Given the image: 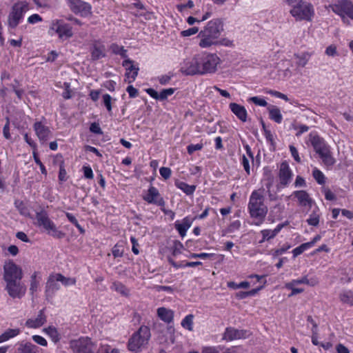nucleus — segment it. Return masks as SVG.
Returning <instances> with one entry per match:
<instances>
[{
  "instance_id": "4d7b16f0",
  "label": "nucleus",
  "mask_w": 353,
  "mask_h": 353,
  "mask_svg": "<svg viewBox=\"0 0 353 353\" xmlns=\"http://www.w3.org/2000/svg\"><path fill=\"white\" fill-rule=\"evenodd\" d=\"M159 173L164 179H168L171 176L172 171L169 168L161 167L159 170Z\"/></svg>"
},
{
  "instance_id": "5701e85b",
  "label": "nucleus",
  "mask_w": 353,
  "mask_h": 353,
  "mask_svg": "<svg viewBox=\"0 0 353 353\" xmlns=\"http://www.w3.org/2000/svg\"><path fill=\"white\" fill-rule=\"evenodd\" d=\"M192 223V221L188 216L185 217L182 222L180 223L179 221H176L174 223V227L176 230L179 232L180 236L183 238L188 230L191 227Z\"/></svg>"
},
{
  "instance_id": "2eb2a0df",
  "label": "nucleus",
  "mask_w": 353,
  "mask_h": 353,
  "mask_svg": "<svg viewBox=\"0 0 353 353\" xmlns=\"http://www.w3.org/2000/svg\"><path fill=\"white\" fill-rule=\"evenodd\" d=\"M180 71L185 75H194L199 74V59L196 55L191 61H185Z\"/></svg>"
},
{
  "instance_id": "bb28decb",
  "label": "nucleus",
  "mask_w": 353,
  "mask_h": 353,
  "mask_svg": "<svg viewBox=\"0 0 353 353\" xmlns=\"http://www.w3.org/2000/svg\"><path fill=\"white\" fill-rule=\"evenodd\" d=\"M270 119L273 120L277 123H281L283 119V116L279 108L274 105L268 107Z\"/></svg>"
},
{
  "instance_id": "412c9836",
  "label": "nucleus",
  "mask_w": 353,
  "mask_h": 353,
  "mask_svg": "<svg viewBox=\"0 0 353 353\" xmlns=\"http://www.w3.org/2000/svg\"><path fill=\"white\" fill-rule=\"evenodd\" d=\"M46 322V316L44 314V309L39 312L35 319H29L27 320L26 325L28 327L37 328L42 326Z\"/></svg>"
},
{
  "instance_id": "37998d69",
  "label": "nucleus",
  "mask_w": 353,
  "mask_h": 353,
  "mask_svg": "<svg viewBox=\"0 0 353 353\" xmlns=\"http://www.w3.org/2000/svg\"><path fill=\"white\" fill-rule=\"evenodd\" d=\"M175 91V88H168V89H163L159 94V100L160 101H163V100H165L167 99V98L169 97V96H171L172 94H174Z\"/></svg>"
},
{
  "instance_id": "e433bc0d",
  "label": "nucleus",
  "mask_w": 353,
  "mask_h": 353,
  "mask_svg": "<svg viewBox=\"0 0 353 353\" xmlns=\"http://www.w3.org/2000/svg\"><path fill=\"white\" fill-rule=\"evenodd\" d=\"M312 176L316 181L320 184L323 185L325 183V177L324 174L317 168H314L312 172Z\"/></svg>"
},
{
  "instance_id": "4be33fe9",
  "label": "nucleus",
  "mask_w": 353,
  "mask_h": 353,
  "mask_svg": "<svg viewBox=\"0 0 353 353\" xmlns=\"http://www.w3.org/2000/svg\"><path fill=\"white\" fill-rule=\"evenodd\" d=\"M292 194L298 199L300 205L309 207L312 205V199L306 191L297 190L294 191Z\"/></svg>"
},
{
  "instance_id": "bf43d9fd",
  "label": "nucleus",
  "mask_w": 353,
  "mask_h": 353,
  "mask_svg": "<svg viewBox=\"0 0 353 353\" xmlns=\"http://www.w3.org/2000/svg\"><path fill=\"white\" fill-rule=\"evenodd\" d=\"M250 101L253 102L254 104L262 107H265L268 105V103L265 99L259 98L258 97H252L250 98Z\"/></svg>"
},
{
  "instance_id": "ea45409f",
  "label": "nucleus",
  "mask_w": 353,
  "mask_h": 353,
  "mask_svg": "<svg viewBox=\"0 0 353 353\" xmlns=\"http://www.w3.org/2000/svg\"><path fill=\"white\" fill-rule=\"evenodd\" d=\"M102 97H103V104L105 106L109 114L111 115L112 114V99L111 96L108 94H103Z\"/></svg>"
},
{
  "instance_id": "6e6d98bb",
  "label": "nucleus",
  "mask_w": 353,
  "mask_h": 353,
  "mask_svg": "<svg viewBox=\"0 0 353 353\" xmlns=\"http://www.w3.org/2000/svg\"><path fill=\"white\" fill-rule=\"evenodd\" d=\"M3 134L6 139H11V135L10 133V119L8 117L6 118V123L3 128Z\"/></svg>"
},
{
  "instance_id": "09e8293b",
  "label": "nucleus",
  "mask_w": 353,
  "mask_h": 353,
  "mask_svg": "<svg viewBox=\"0 0 353 353\" xmlns=\"http://www.w3.org/2000/svg\"><path fill=\"white\" fill-rule=\"evenodd\" d=\"M39 281L37 280V272H34L31 276V281H30V291L32 294L34 293V292L37 291V288L39 286Z\"/></svg>"
},
{
  "instance_id": "c85d7f7f",
  "label": "nucleus",
  "mask_w": 353,
  "mask_h": 353,
  "mask_svg": "<svg viewBox=\"0 0 353 353\" xmlns=\"http://www.w3.org/2000/svg\"><path fill=\"white\" fill-rule=\"evenodd\" d=\"M175 185L178 188L181 190L187 195L193 194L194 192L196 190L195 185H188V183L183 182V181H176L175 182Z\"/></svg>"
},
{
  "instance_id": "b1692460",
  "label": "nucleus",
  "mask_w": 353,
  "mask_h": 353,
  "mask_svg": "<svg viewBox=\"0 0 353 353\" xmlns=\"http://www.w3.org/2000/svg\"><path fill=\"white\" fill-rule=\"evenodd\" d=\"M231 111L240 119L241 121L245 122L247 120V110L245 107L236 103H231L230 104Z\"/></svg>"
},
{
  "instance_id": "338daca9",
  "label": "nucleus",
  "mask_w": 353,
  "mask_h": 353,
  "mask_svg": "<svg viewBox=\"0 0 353 353\" xmlns=\"http://www.w3.org/2000/svg\"><path fill=\"white\" fill-rule=\"evenodd\" d=\"M83 170L84 176L86 179H93V176H94L93 172H92V168L90 166H83Z\"/></svg>"
},
{
  "instance_id": "4c0bfd02",
  "label": "nucleus",
  "mask_w": 353,
  "mask_h": 353,
  "mask_svg": "<svg viewBox=\"0 0 353 353\" xmlns=\"http://www.w3.org/2000/svg\"><path fill=\"white\" fill-rule=\"evenodd\" d=\"M48 234L52 236L54 238H56V239H63L65 234L64 232H63L62 231H60L59 230L55 224H54L48 231H47Z\"/></svg>"
},
{
  "instance_id": "c756f323",
  "label": "nucleus",
  "mask_w": 353,
  "mask_h": 353,
  "mask_svg": "<svg viewBox=\"0 0 353 353\" xmlns=\"http://www.w3.org/2000/svg\"><path fill=\"white\" fill-rule=\"evenodd\" d=\"M91 55L93 60H97L105 56L104 46H93L91 49Z\"/></svg>"
},
{
  "instance_id": "f8f14e48",
  "label": "nucleus",
  "mask_w": 353,
  "mask_h": 353,
  "mask_svg": "<svg viewBox=\"0 0 353 353\" xmlns=\"http://www.w3.org/2000/svg\"><path fill=\"white\" fill-rule=\"evenodd\" d=\"M70 10L74 14L87 16L90 14L91 6L89 3L81 0H68Z\"/></svg>"
},
{
  "instance_id": "9b49d317",
  "label": "nucleus",
  "mask_w": 353,
  "mask_h": 353,
  "mask_svg": "<svg viewBox=\"0 0 353 353\" xmlns=\"http://www.w3.org/2000/svg\"><path fill=\"white\" fill-rule=\"evenodd\" d=\"M52 30L55 31L59 37L63 41L72 36V27L61 20L52 21L50 26Z\"/></svg>"
},
{
  "instance_id": "a878e982",
  "label": "nucleus",
  "mask_w": 353,
  "mask_h": 353,
  "mask_svg": "<svg viewBox=\"0 0 353 353\" xmlns=\"http://www.w3.org/2000/svg\"><path fill=\"white\" fill-rule=\"evenodd\" d=\"M157 314L161 320L167 323L172 322L174 319V312L163 307L157 309Z\"/></svg>"
},
{
  "instance_id": "f257e3e1",
  "label": "nucleus",
  "mask_w": 353,
  "mask_h": 353,
  "mask_svg": "<svg viewBox=\"0 0 353 353\" xmlns=\"http://www.w3.org/2000/svg\"><path fill=\"white\" fill-rule=\"evenodd\" d=\"M263 192V189L254 190L250 196L248 205L250 217L255 221L254 224L256 225L263 223L268 212V206L264 202Z\"/></svg>"
},
{
  "instance_id": "a19ab883",
  "label": "nucleus",
  "mask_w": 353,
  "mask_h": 353,
  "mask_svg": "<svg viewBox=\"0 0 353 353\" xmlns=\"http://www.w3.org/2000/svg\"><path fill=\"white\" fill-rule=\"evenodd\" d=\"M183 248V245L177 240L174 241L172 250V255L176 256L181 253V250Z\"/></svg>"
},
{
  "instance_id": "a211bd4d",
  "label": "nucleus",
  "mask_w": 353,
  "mask_h": 353,
  "mask_svg": "<svg viewBox=\"0 0 353 353\" xmlns=\"http://www.w3.org/2000/svg\"><path fill=\"white\" fill-rule=\"evenodd\" d=\"M122 65L125 68V77L128 79V83L133 82L137 77L139 68L134 65V61L130 59H125Z\"/></svg>"
},
{
  "instance_id": "c03bdc74",
  "label": "nucleus",
  "mask_w": 353,
  "mask_h": 353,
  "mask_svg": "<svg viewBox=\"0 0 353 353\" xmlns=\"http://www.w3.org/2000/svg\"><path fill=\"white\" fill-rule=\"evenodd\" d=\"M307 223L310 225L316 226L319 223V215L313 212L310 215L309 219H307Z\"/></svg>"
},
{
  "instance_id": "aec40b11",
  "label": "nucleus",
  "mask_w": 353,
  "mask_h": 353,
  "mask_svg": "<svg viewBox=\"0 0 353 353\" xmlns=\"http://www.w3.org/2000/svg\"><path fill=\"white\" fill-rule=\"evenodd\" d=\"M57 281L55 276H50L46 283V296L48 300L52 299L54 293L59 290L60 285Z\"/></svg>"
},
{
  "instance_id": "6e6552de",
  "label": "nucleus",
  "mask_w": 353,
  "mask_h": 353,
  "mask_svg": "<svg viewBox=\"0 0 353 353\" xmlns=\"http://www.w3.org/2000/svg\"><path fill=\"white\" fill-rule=\"evenodd\" d=\"M94 344L88 337H80L70 342V347L74 353H93Z\"/></svg>"
},
{
  "instance_id": "0eeeda50",
  "label": "nucleus",
  "mask_w": 353,
  "mask_h": 353,
  "mask_svg": "<svg viewBox=\"0 0 353 353\" xmlns=\"http://www.w3.org/2000/svg\"><path fill=\"white\" fill-rule=\"evenodd\" d=\"M23 278L22 269L12 261L9 260L3 265V280L5 281H19Z\"/></svg>"
},
{
  "instance_id": "49530a36",
  "label": "nucleus",
  "mask_w": 353,
  "mask_h": 353,
  "mask_svg": "<svg viewBox=\"0 0 353 353\" xmlns=\"http://www.w3.org/2000/svg\"><path fill=\"white\" fill-rule=\"evenodd\" d=\"M67 172L65 169L64 163L63 161L59 165V180L61 182L67 180Z\"/></svg>"
},
{
  "instance_id": "5fc2aeb1",
  "label": "nucleus",
  "mask_w": 353,
  "mask_h": 353,
  "mask_svg": "<svg viewBox=\"0 0 353 353\" xmlns=\"http://www.w3.org/2000/svg\"><path fill=\"white\" fill-rule=\"evenodd\" d=\"M203 147V143L190 144L187 147V151L189 154H192L195 151L201 150Z\"/></svg>"
},
{
  "instance_id": "72a5a7b5",
  "label": "nucleus",
  "mask_w": 353,
  "mask_h": 353,
  "mask_svg": "<svg viewBox=\"0 0 353 353\" xmlns=\"http://www.w3.org/2000/svg\"><path fill=\"white\" fill-rule=\"evenodd\" d=\"M55 277L57 281L61 282L65 286L75 285L76 283V279L74 278L65 277L61 274H57Z\"/></svg>"
},
{
  "instance_id": "864d4df0",
  "label": "nucleus",
  "mask_w": 353,
  "mask_h": 353,
  "mask_svg": "<svg viewBox=\"0 0 353 353\" xmlns=\"http://www.w3.org/2000/svg\"><path fill=\"white\" fill-rule=\"evenodd\" d=\"M112 252L114 258L121 257L123 254V249L122 246L117 244L112 248Z\"/></svg>"
},
{
  "instance_id": "f704fd0d",
  "label": "nucleus",
  "mask_w": 353,
  "mask_h": 353,
  "mask_svg": "<svg viewBox=\"0 0 353 353\" xmlns=\"http://www.w3.org/2000/svg\"><path fill=\"white\" fill-rule=\"evenodd\" d=\"M111 289L124 296H127L129 293L128 288L123 283L119 281L114 282L111 286Z\"/></svg>"
},
{
  "instance_id": "052dcab7",
  "label": "nucleus",
  "mask_w": 353,
  "mask_h": 353,
  "mask_svg": "<svg viewBox=\"0 0 353 353\" xmlns=\"http://www.w3.org/2000/svg\"><path fill=\"white\" fill-rule=\"evenodd\" d=\"M90 130L92 133H94L97 134H103V131H102L101 128H100L99 124L96 122L91 123V125L90 126Z\"/></svg>"
},
{
  "instance_id": "393cba45",
  "label": "nucleus",
  "mask_w": 353,
  "mask_h": 353,
  "mask_svg": "<svg viewBox=\"0 0 353 353\" xmlns=\"http://www.w3.org/2000/svg\"><path fill=\"white\" fill-rule=\"evenodd\" d=\"M245 336V332L243 330H239L233 327H227L223 334V339L227 341H232L243 338Z\"/></svg>"
},
{
  "instance_id": "f3484780",
  "label": "nucleus",
  "mask_w": 353,
  "mask_h": 353,
  "mask_svg": "<svg viewBox=\"0 0 353 353\" xmlns=\"http://www.w3.org/2000/svg\"><path fill=\"white\" fill-rule=\"evenodd\" d=\"M292 176V173L288 163L286 161L282 162L279 172L280 183L283 186H287L290 183Z\"/></svg>"
},
{
  "instance_id": "0e129e2a",
  "label": "nucleus",
  "mask_w": 353,
  "mask_h": 353,
  "mask_svg": "<svg viewBox=\"0 0 353 353\" xmlns=\"http://www.w3.org/2000/svg\"><path fill=\"white\" fill-rule=\"evenodd\" d=\"M35 4L41 8H49L52 0H33Z\"/></svg>"
},
{
  "instance_id": "603ef678",
  "label": "nucleus",
  "mask_w": 353,
  "mask_h": 353,
  "mask_svg": "<svg viewBox=\"0 0 353 353\" xmlns=\"http://www.w3.org/2000/svg\"><path fill=\"white\" fill-rule=\"evenodd\" d=\"M64 91L62 94L63 97L65 99H69L72 98V90L70 89V84L69 83L65 82L63 83Z\"/></svg>"
},
{
  "instance_id": "e2e57ef3",
  "label": "nucleus",
  "mask_w": 353,
  "mask_h": 353,
  "mask_svg": "<svg viewBox=\"0 0 353 353\" xmlns=\"http://www.w3.org/2000/svg\"><path fill=\"white\" fill-rule=\"evenodd\" d=\"M199 32V28L197 27H193L189 28L188 30H183L181 32L183 37H189L193 34H195Z\"/></svg>"
},
{
  "instance_id": "20e7f679",
  "label": "nucleus",
  "mask_w": 353,
  "mask_h": 353,
  "mask_svg": "<svg viewBox=\"0 0 353 353\" xmlns=\"http://www.w3.org/2000/svg\"><path fill=\"white\" fill-rule=\"evenodd\" d=\"M222 28V23L219 19L210 21L204 29L199 32V36L201 37L199 44H217L211 39H215L219 37Z\"/></svg>"
},
{
  "instance_id": "8fccbe9b",
  "label": "nucleus",
  "mask_w": 353,
  "mask_h": 353,
  "mask_svg": "<svg viewBox=\"0 0 353 353\" xmlns=\"http://www.w3.org/2000/svg\"><path fill=\"white\" fill-rule=\"evenodd\" d=\"M33 157L35 163L39 166L41 172L43 174L46 175L47 174V170L44 166V165L42 163L41 160L39 159L37 152L36 151H33Z\"/></svg>"
},
{
  "instance_id": "de8ad7c7",
  "label": "nucleus",
  "mask_w": 353,
  "mask_h": 353,
  "mask_svg": "<svg viewBox=\"0 0 353 353\" xmlns=\"http://www.w3.org/2000/svg\"><path fill=\"white\" fill-rule=\"evenodd\" d=\"M294 285L295 284L292 282L288 283L285 285L288 289L292 290L291 293L289 294L290 297L303 292V289L294 288Z\"/></svg>"
},
{
  "instance_id": "423d86ee",
  "label": "nucleus",
  "mask_w": 353,
  "mask_h": 353,
  "mask_svg": "<svg viewBox=\"0 0 353 353\" xmlns=\"http://www.w3.org/2000/svg\"><path fill=\"white\" fill-rule=\"evenodd\" d=\"M291 7L290 13L296 21H311L314 14L313 6L305 0Z\"/></svg>"
},
{
  "instance_id": "680f3d73",
  "label": "nucleus",
  "mask_w": 353,
  "mask_h": 353,
  "mask_svg": "<svg viewBox=\"0 0 353 353\" xmlns=\"http://www.w3.org/2000/svg\"><path fill=\"white\" fill-rule=\"evenodd\" d=\"M32 339H33V341H34L36 343H37V344H39V345H41V346H47V345H48V342H47V341L46 340V339H44V338H43V336H39V335H34V336H32Z\"/></svg>"
},
{
  "instance_id": "79ce46f5",
  "label": "nucleus",
  "mask_w": 353,
  "mask_h": 353,
  "mask_svg": "<svg viewBox=\"0 0 353 353\" xmlns=\"http://www.w3.org/2000/svg\"><path fill=\"white\" fill-rule=\"evenodd\" d=\"M310 248V245L307 243H302L301 245L294 248L292 251L294 258L302 254L305 250Z\"/></svg>"
},
{
  "instance_id": "c9c22d12",
  "label": "nucleus",
  "mask_w": 353,
  "mask_h": 353,
  "mask_svg": "<svg viewBox=\"0 0 353 353\" xmlns=\"http://www.w3.org/2000/svg\"><path fill=\"white\" fill-rule=\"evenodd\" d=\"M193 319L194 316L192 314L187 315L181 321V326L189 331H192L193 330Z\"/></svg>"
},
{
  "instance_id": "1a4fd4ad",
  "label": "nucleus",
  "mask_w": 353,
  "mask_h": 353,
  "mask_svg": "<svg viewBox=\"0 0 353 353\" xmlns=\"http://www.w3.org/2000/svg\"><path fill=\"white\" fill-rule=\"evenodd\" d=\"M331 8L334 12L341 17L344 22L347 19L346 16L353 19V4L350 1L341 0Z\"/></svg>"
},
{
  "instance_id": "473e14b6",
  "label": "nucleus",
  "mask_w": 353,
  "mask_h": 353,
  "mask_svg": "<svg viewBox=\"0 0 353 353\" xmlns=\"http://www.w3.org/2000/svg\"><path fill=\"white\" fill-rule=\"evenodd\" d=\"M339 299L343 303L353 305V292L352 291L342 292L339 295Z\"/></svg>"
},
{
  "instance_id": "3c124183",
  "label": "nucleus",
  "mask_w": 353,
  "mask_h": 353,
  "mask_svg": "<svg viewBox=\"0 0 353 353\" xmlns=\"http://www.w3.org/2000/svg\"><path fill=\"white\" fill-rule=\"evenodd\" d=\"M97 353H119L117 349H111L108 345H101Z\"/></svg>"
},
{
  "instance_id": "58836bf2",
  "label": "nucleus",
  "mask_w": 353,
  "mask_h": 353,
  "mask_svg": "<svg viewBox=\"0 0 353 353\" xmlns=\"http://www.w3.org/2000/svg\"><path fill=\"white\" fill-rule=\"evenodd\" d=\"M15 205L21 215L25 216H28L30 215V210L28 208L22 201H16Z\"/></svg>"
},
{
  "instance_id": "7ed1b4c3",
  "label": "nucleus",
  "mask_w": 353,
  "mask_h": 353,
  "mask_svg": "<svg viewBox=\"0 0 353 353\" xmlns=\"http://www.w3.org/2000/svg\"><path fill=\"white\" fill-rule=\"evenodd\" d=\"M199 59V74L214 73L220 63V58L214 53L206 52L197 54Z\"/></svg>"
},
{
  "instance_id": "a18cd8bd",
  "label": "nucleus",
  "mask_w": 353,
  "mask_h": 353,
  "mask_svg": "<svg viewBox=\"0 0 353 353\" xmlns=\"http://www.w3.org/2000/svg\"><path fill=\"white\" fill-rule=\"evenodd\" d=\"M296 58L298 59L297 64L301 67H304L310 59V54L308 53H304L301 55H296Z\"/></svg>"
},
{
  "instance_id": "774afa93",
  "label": "nucleus",
  "mask_w": 353,
  "mask_h": 353,
  "mask_svg": "<svg viewBox=\"0 0 353 353\" xmlns=\"http://www.w3.org/2000/svg\"><path fill=\"white\" fill-rule=\"evenodd\" d=\"M46 331L53 338V339L55 341L59 340L58 332L55 327L50 326L46 329Z\"/></svg>"
},
{
  "instance_id": "cd10ccee",
  "label": "nucleus",
  "mask_w": 353,
  "mask_h": 353,
  "mask_svg": "<svg viewBox=\"0 0 353 353\" xmlns=\"http://www.w3.org/2000/svg\"><path fill=\"white\" fill-rule=\"evenodd\" d=\"M39 347L29 342L21 344L18 347V353H37Z\"/></svg>"
},
{
  "instance_id": "69168bd1",
  "label": "nucleus",
  "mask_w": 353,
  "mask_h": 353,
  "mask_svg": "<svg viewBox=\"0 0 353 353\" xmlns=\"http://www.w3.org/2000/svg\"><path fill=\"white\" fill-rule=\"evenodd\" d=\"M290 151L291 152V154L292 156L293 157L294 159L298 162V163H300L301 162V158L299 155V152H298V150L297 149L292 145H290Z\"/></svg>"
},
{
  "instance_id": "9d476101",
  "label": "nucleus",
  "mask_w": 353,
  "mask_h": 353,
  "mask_svg": "<svg viewBox=\"0 0 353 353\" xmlns=\"http://www.w3.org/2000/svg\"><path fill=\"white\" fill-rule=\"evenodd\" d=\"M5 290L12 299H21L26 292V287L21 283V280L5 281Z\"/></svg>"
},
{
  "instance_id": "6ab92c4d",
  "label": "nucleus",
  "mask_w": 353,
  "mask_h": 353,
  "mask_svg": "<svg viewBox=\"0 0 353 353\" xmlns=\"http://www.w3.org/2000/svg\"><path fill=\"white\" fill-rule=\"evenodd\" d=\"M36 220L37 225L39 227H43L46 232L54 224L44 210L36 213Z\"/></svg>"
},
{
  "instance_id": "ddd939ff",
  "label": "nucleus",
  "mask_w": 353,
  "mask_h": 353,
  "mask_svg": "<svg viewBox=\"0 0 353 353\" xmlns=\"http://www.w3.org/2000/svg\"><path fill=\"white\" fill-rule=\"evenodd\" d=\"M33 128L37 137L42 143H46L52 135L49 127L43 124L41 121H36L33 125Z\"/></svg>"
},
{
  "instance_id": "dca6fc26",
  "label": "nucleus",
  "mask_w": 353,
  "mask_h": 353,
  "mask_svg": "<svg viewBox=\"0 0 353 353\" xmlns=\"http://www.w3.org/2000/svg\"><path fill=\"white\" fill-rule=\"evenodd\" d=\"M309 137L310 141L317 154H319L330 148L325 143L324 139L316 133L312 132L310 134Z\"/></svg>"
},
{
  "instance_id": "7c9ffc66",
  "label": "nucleus",
  "mask_w": 353,
  "mask_h": 353,
  "mask_svg": "<svg viewBox=\"0 0 353 353\" xmlns=\"http://www.w3.org/2000/svg\"><path fill=\"white\" fill-rule=\"evenodd\" d=\"M19 333L20 330L19 328L8 329L2 334L0 335V343L17 336Z\"/></svg>"
},
{
  "instance_id": "13d9d810",
  "label": "nucleus",
  "mask_w": 353,
  "mask_h": 353,
  "mask_svg": "<svg viewBox=\"0 0 353 353\" xmlns=\"http://www.w3.org/2000/svg\"><path fill=\"white\" fill-rule=\"evenodd\" d=\"M323 192L325 194V199L328 201L336 200V197L335 194L327 188H323Z\"/></svg>"
},
{
  "instance_id": "39448f33",
  "label": "nucleus",
  "mask_w": 353,
  "mask_h": 353,
  "mask_svg": "<svg viewBox=\"0 0 353 353\" xmlns=\"http://www.w3.org/2000/svg\"><path fill=\"white\" fill-rule=\"evenodd\" d=\"M30 10L29 3L26 1H19L13 4L8 17V25L10 28H15L24 14Z\"/></svg>"
},
{
  "instance_id": "4468645a",
  "label": "nucleus",
  "mask_w": 353,
  "mask_h": 353,
  "mask_svg": "<svg viewBox=\"0 0 353 353\" xmlns=\"http://www.w3.org/2000/svg\"><path fill=\"white\" fill-rule=\"evenodd\" d=\"M143 200L149 203L155 204L163 207L165 205V201L161 196L159 190L154 186H150L146 195L143 196Z\"/></svg>"
},
{
  "instance_id": "2f4dec72",
  "label": "nucleus",
  "mask_w": 353,
  "mask_h": 353,
  "mask_svg": "<svg viewBox=\"0 0 353 353\" xmlns=\"http://www.w3.org/2000/svg\"><path fill=\"white\" fill-rule=\"evenodd\" d=\"M320 158L322 159L323 163L326 166H332L334 164L335 160L332 156L330 148L325 152L319 154Z\"/></svg>"
},
{
  "instance_id": "f03ea898",
  "label": "nucleus",
  "mask_w": 353,
  "mask_h": 353,
  "mask_svg": "<svg viewBox=\"0 0 353 353\" xmlns=\"http://www.w3.org/2000/svg\"><path fill=\"white\" fill-rule=\"evenodd\" d=\"M151 337L150 330L148 326L141 325L133 333L128 342V349L130 352L139 353L146 348Z\"/></svg>"
}]
</instances>
